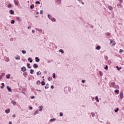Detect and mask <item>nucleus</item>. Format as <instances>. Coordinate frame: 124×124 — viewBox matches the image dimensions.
Segmentation results:
<instances>
[{
	"mask_svg": "<svg viewBox=\"0 0 124 124\" xmlns=\"http://www.w3.org/2000/svg\"><path fill=\"white\" fill-rule=\"evenodd\" d=\"M47 17L49 19V20H51V21H52V22H56V18L52 17V16L48 15Z\"/></svg>",
	"mask_w": 124,
	"mask_h": 124,
	"instance_id": "obj_1",
	"label": "nucleus"
},
{
	"mask_svg": "<svg viewBox=\"0 0 124 124\" xmlns=\"http://www.w3.org/2000/svg\"><path fill=\"white\" fill-rule=\"evenodd\" d=\"M21 71H22L23 72H25V71H27V68L25 66H23L21 68Z\"/></svg>",
	"mask_w": 124,
	"mask_h": 124,
	"instance_id": "obj_2",
	"label": "nucleus"
},
{
	"mask_svg": "<svg viewBox=\"0 0 124 124\" xmlns=\"http://www.w3.org/2000/svg\"><path fill=\"white\" fill-rule=\"evenodd\" d=\"M15 59L17 60V61H20V60H21V57H20V56L19 55H16L15 57Z\"/></svg>",
	"mask_w": 124,
	"mask_h": 124,
	"instance_id": "obj_3",
	"label": "nucleus"
},
{
	"mask_svg": "<svg viewBox=\"0 0 124 124\" xmlns=\"http://www.w3.org/2000/svg\"><path fill=\"white\" fill-rule=\"evenodd\" d=\"M120 99H123V98H124V93H120Z\"/></svg>",
	"mask_w": 124,
	"mask_h": 124,
	"instance_id": "obj_4",
	"label": "nucleus"
},
{
	"mask_svg": "<svg viewBox=\"0 0 124 124\" xmlns=\"http://www.w3.org/2000/svg\"><path fill=\"white\" fill-rule=\"evenodd\" d=\"M111 85L112 86V87L113 88H114L115 89H116V83H115V82H111Z\"/></svg>",
	"mask_w": 124,
	"mask_h": 124,
	"instance_id": "obj_5",
	"label": "nucleus"
},
{
	"mask_svg": "<svg viewBox=\"0 0 124 124\" xmlns=\"http://www.w3.org/2000/svg\"><path fill=\"white\" fill-rule=\"evenodd\" d=\"M16 20L18 22H22V18L19 16L16 17Z\"/></svg>",
	"mask_w": 124,
	"mask_h": 124,
	"instance_id": "obj_6",
	"label": "nucleus"
},
{
	"mask_svg": "<svg viewBox=\"0 0 124 124\" xmlns=\"http://www.w3.org/2000/svg\"><path fill=\"white\" fill-rule=\"evenodd\" d=\"M5 113H6V114H9V113H10V109H6L5 110Z\"/></svg>",
	"mask_w": 124,
	"mask_h": 124,
	"instance_id": "obj_7",
	"label": "nucleus"
},
{
	"mask_svg": "<svg viewBox=\"0 0 124 124\" xmlns=\"http://www.w3.org/2000/svg\"><path fill=\"white\" fill-rule=\"evenodd\" d=\"M100 49H101V46H96V47H95V50H99Z\"/></svg>",
	"mask_w": 124,
	"mask_h": 124,
	"instance_id": "obj_8",
	"label": "nucleus"
},
{
	"mask_svg": "<svg viewBox=\"0 0 124 124\" xmlns=\"http://www.w3.org/2000/svg\"><path fill=\"white\" fill-rule=\"evenodd\" d=\"M39 111L40 112H41L42 111V109H43V106H39Z\"/></svg>",
	"mask_w": 124,
	"mask_h": 124,
	"instance_id": "obj_9",
	"label": "nucleus"
},
{
	"mask_svg": "<svg viewBox=\"0 0 124 124\" xmlns=\"http://www.w3.org/2000/svg\"><path fill=\"white\" fill-rule=\"evenodd\" d=\"M14 2L16 5H18L19 4V1L17 0H14Z\"/></svg>",
	"mask_w": 124,
	"mask_h": 124,
	"instance_id": "obj_10",
	"label": "nucleus"
},
{
	"mask_svg": "<svg viewBox=\"0 0 124 124\" xmlns=\"http://www.w3.org/2000/svg\"><path fill=\"white\" fill-rule=\"evenodd\" d=\"M9 12L11 15H14V11L11 10L9 11Z\"/></svg>",
	"mask_w": 124,
	"mask_h": 124,
	"instance_id": "obj_11",
	"label": "nucleus"
},
{
	"mask_svg": "<svg viewBox=\"0 0 124 124\" xmlns=\"http://www.w3.org/2000/svg\"><path fill=\"white\" fill-rule=\"evenodd\" d=\"M7 90H8V92H11L12 91V89H11V88L9 87V86H7Z\"/></svg>",
	"mask_w": 124,
	"mask_h": 124,
	"instance_id": "obj_12",
	"label": "nucleus"
},
{
	"mask_svg": "<svg viewBox=\"0 0 124 124\" xmlns=\"http://www.w3.org/2000/svg\"><path fill=\"white\" fill-rule=\"evenodd\" d=\"M33 67L34 68L36 69V68H37L38 67V65H37V64L34 63V64H33Z\"/></svg>",
	"mask_w": 124,
	"mask_h": 124,
	"instance_id": "obj_13",
	"label": "nucleus"
},
{
	"mask_svg": "<svg viewBox=\"0 0 124 124\" xmlns=\"http://www.w3.org/2000/svg\"><path fill=\"white\" fill-rule=\"evenodd\" d=\"M95 100H96V102H99V100H98V97L97 96L95 97Z\"/></svg>",
	"mask_w": 124,
	"mask_h": 124,
	"instance_id": "obj_14",
	"label": "nucleus"
},
{
	"mask_svg": "<svg viewBox=\"0 0 124 124\" xmlns=\"http://www.w3.org/2000/svg\"><path fill=\"white\" fill-rule=\"evenodd\" d=\"M35 59L36 60V62H38L40 61V59L38 57H35Z\"/></svg>",
	"mask_w": 124,
	"mask_h": 124,
	"instance_id": "obj_15",
	"label": "nucleus"
},
{
	"mask_svg": "<svg viewBox=\"0 0 124 124\" xmlns=\"http://www.w3.org/2000/svg\"><path fill=\"white\" fill-rule=\"evenodd\" d=\"M11 103L14 106L16 105V102L15 101H12Z\"/></svg>",
	"mask_w": 124,
	"mask_h": 124,
	"instance_id": "obj_16",
	"label": "nucleus"
},
{
	"mask_svg": "<svg viewBox=\"0 0 124 124\" xmlns=\"http://www.w3.org/2000/svg\"><path fill=\"white\" fill-rule=\"evenodd\" d=\"M106 35H107V36H110L111 35V33L109 32H106Z\"/></svg>",
	"mask_w": 124,
	"mask_h": 124,
	"instance_id": "obj_17",
	"label": "nucleus"
},
{
	"mask_svg": "<svg viewBox=\"0 0 124 124\" xmlns=\"http://www.w3.org/2000/svg\"><path fill=\"white\" fill-rule=\"evenodd\" d=\"M36 31H38L39 32H42V30L41 29H36Z\"/></svg>",
	"mask_w": 124,
	"mask_h": 124,
	"instance_id": "obj_18",
	"label": "nucleus"
},
{
	"mask_svg": "<svg viewBox=\"0 0 124 124\" xmlns=\"http://www.w3.org/2000/svg\"><path fill=\"white\" fill-rule=\"evenodd\" d=\"M52 77H53V79H56V74L55 73H53Z\"/></svg>",
	"mask_w": 124,
	"mask_h": 124,
	"instance_id": "obj_19",
	"label": "nucleus"
},
{
	"mask_svg": "<svg viewBox=\"0 0 124 124\" xmlns=\"http://www.w3.org/2000/svg\"><path fill=\"white\" fill-rule=\"evenodd\" d=\"M56 121V118H52L50 119L49 122H55Z\"/></svg>",
	"mask_w": 124,
	"mask_h": 124,
	"instance_id": "obj_20",
	"label": "nucleus"
},
{
	"mask_svg": "<svg viewBox=\"0 0 124 124\" xmlns=\"http://www.w3.org/2000/svg\"><path fill=\"white\" fill-rule=\"evenodd\" d=\"M3 88H4V83H1V86H0V89H3Z\"/></svg>",
	"mask_w": 124,
	"mask_h": 124,
	"instance_id": "obj_21",
	"label": "nucleus"
},
{
	"mask_svg": "<svg viewBox=\"0 0 124 124\" xmlns=\"http://www.w3.org/2000/svg\"><path fill=\"white\" fill-rule=\"evenodd\" d=\"M30 8L31 9H33V8H34V4H31V6H30Z\"/></svg>",
	"mask_w": 124,
	"mask_h": 124,
	"instance_id": "obj_22",
	"label": "nucleus"
},
{
	"mask_svg": "<svg viewBox=\"0 0 124 124\" xmlns=\"http://www.w3.org/2000/svg\"><path fill=\"white\" fill-rule=\"evenodd\" d=\"M108 9H109V10H113V7H112V6H109L108 7Z\"/></svg>",
	"mask_w": 124,
	"mask_h": 124,
	"instance_id": "obj_23",
	"label": "nucleus"
},
{
	"mask_svg": "<svg viewBox=\"0 0 124 124\" xmlns=\"http://www.w3.org/2000/svg\"><path fill=\"white\" fill-rule=\"evenodd\" d=\"M22 54H23L24 55H25V54H26L27 53V51H26V50H22L21 51Z\"/></svg>",
	"mask_w": 124,
	"mask_h": 124,
	"instance_id": "obj_24",
	"label": "nucleus"
},
{
	"mask_svg": "<svg viewBox=\"0 0 124 124\" xmlns=\"http://www.w3.org/2000/svg\"><path fill=\"white\" fill-rule=\"evenodd\" d=\"M34 72V70H32V69H31L30 70V73L31 74H33V72Z\"/></svg>",
	"mask_w": 124,
	"mask_h": 124,
	"instance_id": "obj_25",
	"label": "nucleus"
},
{
	"mask_svg": "<svg viewBox=\"0 0 124 124\" xmlns=\"http://www.w3.org/2000/svg\"><path fill=\"white\" fill-rule=\"evenodd\" d=\"M10 76H11L10 74H9V75H6V78H7V79H10Z\"/></svg>",
	"mask_w": 124,
	"mask_h": 124,
	"instance_id": "obj_26",
	"label": "nucleus"
},
{
	"mask_svg": "<svg viewBox=\"0 0 124 124\" xmlns=\"http://www.w3.org/2000/svg\"><path fill=\"white\" fill-rule=\"evenodd\" d=\"M39 111L38 109H37L36 111H35L34 113V115H37V114H38Z\"/></svg>",
	"mask_w": 124,
	"mask_h": 124,
	"instance_id": "obj_27",
	"label": "nucleus"
},
{
	"mask_svg": "<svg viewBox=\"0 0 124 124\" xmlns=\"http://www.w3.org/2000/svg\"><path fill=\"white\" fill-rule=\"evenodd\" d=\"M92 117H93L95 116V114L93 112H91Z\"/></svg>",
	"mask_w": 124,
	"mask_h": 124,
	"instance_id": "obj_28",
	"label": "nucleus"
},
{
	"mask_svg": "<svg viewBox=\"0 0 124 124\" xmlns=\"http://www.w3.org/2000/svg\"><path fill=\"white\" fill-rule=\"evenodd\" d=\"M59 52H60V53H62V54H63V53H64L63 50H62V49H61L59 50Z\"/></svg>",
	"mask_w": 124,
	"mask_h": 124,
	"instance_id": "obj_29",
	"label": "nucleus"
},
{
	"mask_svg": "<svg viewBox=\"0 0 124 124\" xmlns=\"http://www.w3.org/2000/svg\"><path fill=\"white\" fill-rule=\"evenodd\" d=\"M116 68L117 69V70H121V69H122V67H119V66H117Z\"/></svg>",
	"mask_w": 124,
	"mask_h": 124,
	"instance_id": "obj_30",
	"label": "nucleus"
},
{
	"mask_svg": "<svg viewBox=\"0 0 124 124\" xmlns=\"http://www.w3.org/2000/svg\"><path fill=\"white\" fill-rule=\"evenodd\" d=\"M114 93H120V91L118 89H116L115 90Z\"/></svg>",
	"mask_w": 124,
	"mask_h": 124,
	"instance_id": "obj_31",
	"label": "nucleus"
},
{
	"mask_svg": "<svg viewBox=\"0 0 124 124\" xmlns=\"http://www.w3.org/2000/svg\"><path fill=\"white\" fill-rule=\"evenodd\" d=\"M28 61H29L30 62H32V60H31V57L28 58Z\"/></svg>",
	"mask_w": 124,
	"mask_h": 124,
	"instance_id": "obj_32",
	"label": "nucleus"
},
{
	"mask_svg": "<svg viewBox=\"0 0 124 124\" xmlns=\"http://www.w3.org/2000/svg\"><path fill=\"white\" fill-rule=\"evenodd\" d=\"M30 65H31V64H30L29 63H27V66L28 68H31V67L30 66Z\"/></svg>",
	"mask_w": 124,
	"mask_h": 124,
	"instance_id": "obj_33",
	"label": "nucleus"
},
{
	"mask_svg": "<svg viewBox=\"0 0 124 124\" xmlns=\"http://www.w3.org/2000/svg\"><path fill=\"white\" fill-rule=\"evenodd\" d=\"M12 5L11 4H9L8 5L7 7H8V8H11V7H12Z\"/></svg>",
	"mask_w": 124,
	"mask_h": 124,
	"instance_id": "obj_34",
	"label": "nucleus"
},
{
	"mask_svg": "<svg viewBox=\"0 0 124 124\" xmlns=\"http://www.w3.org/2000/svg\"><path fill=\"white\" fill-rule=\"evenodd\" d=\"M41 83V82H40V81H39V80H37V82H36V84L37 85H40Z\"/></svg>",
	"mask_w": 124,
	"mask_h": 124,
	"instance_id": "obj_35",
	"label": "nucleus"
},
{
	"mask_svg": "<svg viewBox=\"0 0 124 124\" xmlns=\"http://www.w3.org/2000/svg\"><path fill=\"white\" fill-rule=\"evenodd\" d=\"M119 111V108H117L116 109H114V111L115 113H117V112Z\"/></svg>",
	"mask_w": 124,
	"mask_h": 124,
	"instance_id": "obj_36",
	"label": "nucleus"
},
{
	"mask_svg": "<svg viewBox=\"0 0 124 124\" xmlns=\"http://www.w3.org/2000/svg\"><path fill=\"white\" fill-rule=\"evenodd\" d=\"M27 75H28V73L27 72H25L24 73H23V76H24V77H26Z\"/></svg>",
	"mask_w": 124,
	"mask_h": 124,
	"instance_id": "obj_37",
	"label": "nucleus"
},
{
	"mask_svg": "<svg viewBox=\"0 0 124 124\" xmlns=\"http://www.w3.org/2000/svg\"><path fill=\"white\" fill-rule=\"evenodd\" d=\"M99 74H100V76H103V73H102V72L100 71Z\"/></svg>",
	"mask_w": 124,
	"mask_h": 124,
	"instance_id": "obj_38",
	"label": "nucleus"
},
{
	"mask_svg": "<svg viewBox=\"0 0 124 124\" xmlns=\"http://www.w3.org/2000/svg\"><path fill=\"white\" fill-rule=\"evenodd\" d=\"M37 75H41V72H40V71L36 73Z\"/></svg>",
	"mask_w": 124,
	"mask_h": 124,
	"instance_id": "obj_39",
	"label": "nucleus"
},
{
	"mask_svg": "<svg viewBox=\"0 0 124 124\" xmlns=\"http://www.w3.org/2000/svg\"><path fill=\"white\" fill-rule=\"evenodd\" d=\"M11 24H15V20H12L11 22Z\"/></svg>",
	"mask_w": 124,
	"mask_h": 124,
	"instance_id": "obj_40",
	"label": "nucleus"
},
{
	"mask_svg": "<svg viewBox=\"0 0 124 124\" xmlns=\"http://www.w3.org/2000/svg\"><path fill=\"white\" fill-rule=\"evenodd\" d=\"M36 4H40V2L39 1H36L35 2Z\"/></svg>",
	"mask_w": 124,
	"mask_h": 124,
	"instance_id": "obj_41",
	"label": "nucleus"
},
{
	"mask_svg": "<svg viewBox=\"0 0 124 124\" xmlns=\"http://www.w3.org/2000/svg\"><path fill=\"white\" fill-rule=\"evenodd\" d=\"M62 116H63V114L62 113V112H60V117H62Z\"/></svg>",
	"mask_w": 124,
	"mask_h": 124,
	"instance_id": "obj_42",
	"label": "nucleus"
},
{
	"mask_svg": "<svg viewBox=\"0 0 124 124\" xmlns=\"http://www.w3.org/2000/svg\"><path fill=\"white\" fill-rule=\"evenodd\" d=\"M41 84L42 86H44V85H45V82L44 81H42Z\"/></svg>",
	"mask_w": 124,
	"mask_h": 124,
	"instance_id": "obj_43",
	"label": "nucleus"
},
{
	"mask_svg": "<svg viewBox=\"0 0 124 124\" xmlns=\"http://www.w3.org/2000/svg\"><path fill=\"white\" fill-rule=\"evenodd\" d=\"M104 68L106 69V70H107L108 69V66L106 65Z\"/></svg>",
	"mask_w": 124,
	"mask_h": 124,
	"instance_id": "obj_44",
	"label": "nucleus"
},
{
	"mask_svg": "<svg viewBox=\"0 0 124 124\" xmlns=\"http://www.w3.org/2000/svg\"><path fill=\"white\" fill-rule=\"evenodd\" d=\"M56 0L58 2H59V3H61L62 2V0Z\"/></svg>",
	"mask_w": 124,
	"mask_h": 124,
	"instance_id": "obj_45",
	"label": "nucleus"
},
{
	"mask_svg": "<svg viewBox=\"0 0 124 124\" xmlns=\"http://www.w3.org/2000/svg\"><path fill=\"white\" fill-rule=\"evenodd\" d=\"M40 14H43V10H41L40 12Z\"/></svg>",
	"mask_w": 124,
	"mask_h": 124,
	"instance_id": "obj_46",
	"label": "nucleus"
},
{
	"mask_svg": "<svg viewBox=\"0 0 124 124\" xmlns=\"http://www.w3.org/2000/svg\"><path fill=\"white\" fill-rule=\"evenodd\" d=\"M34 96H31V99H33V98H34Z\"/></svg>",
	"mask_w": 124,
	"mask_h": 124,
	"instance_id": "obj_47",
	"label": "nucleus"
},
{
	"mask_svg": "<svg viewBox=\"0 0 124 124\" xmlns=\"http://www.w3.org/2000/svg\"><path fill=\"white\" fill-rule=\"evenodd\" d=\"M4 75H5V74H4V73H2V74H1V77H3V76H4Z\"/></svg>",
	"mask_w": 124,
	"mask_h": 124,
	"instance_id": "obj_48",
	"label": "nucleus"
},
{
	"mask_svg": "<svg viewBox=\"0 0 124 124\" xmlns=\"http://www.w3.org/2000/svg\"><path fill=\"white\" fill-rule=\"evenodd\" d=\"M45 89H49V86H45Z\"/></svg>",
	"mask_w": 124,
	"mask_h": 124,
	"instance_id": "obj_49",
	"label": "nucleus"
},
{
	"mask_svg": "<svg viewBox=\"0 0 124 124\" xmlns=\"http://www.w3.org/2000/svg\"><path fill=\"white\" fill-rule=\"evenodd\" d=\"M122 52H123V49H120L119 50V53H122Z\"/></svg>",
	"mask_w": 124,
	"mask_h": 124,
	"instance_id": "obj_50",
	"label": "nucleus"
},
{
	"mask_svg": "<svg viewBox=\"0 0 124 124\" xmlns=\"http://www.w3.org/2000/svg\"><path fill=\"white\" fill-rule=\"evenodd\" d=\"M29 109L30 110H32V107H30Z\"/></svg>",
	"mask_w": 124,
	"mask_h": 124,
	"instance_id": "obj_51",
	"label": "nucleus"
},
{
	"mask_svg": "<svg viewBox=\"0 0 124 124\" xmlns=\"http://www.w3.org/2000/svg\"><path fill=\"white\" fill-rule=\"evenodd\" d=\"M81 82H82V83H85V82H86V81H85V80H82Z\"/></svg>",
	"mask_w": 124,
	"mask_h": 124,
	"instance_id": "obj_52",
	"label": "nucleus"
},
{
	"mask_svg": "<svg viewBox=\"0 0 124 124\" xmlns=\"http://www.w3.org/2000/svg\"><path fill=\"white\" fill-rule=\"evenodd\" d=\"M113 43V40H110V44H111Z\"/></svg>",
	"mask_w": 124,
	"mask_h": 124,
	"instance_id": "obj_53",
	"label": "nucleus"
},
{
	"mask_svg": "<svg viewBox=\"0 0 124 124\" xmlns=\"http://www.w3.org/2000/svg\"><path fill=\"white\" fill-rule=\"evenodd\" d=\"M91 98L92 100H94V98H93V96L91 97Z\"/></svg>",
	"mask_w": 124,
	"mask_h": 124,
	"instance_id": "obj_54",
	"label": "nucleus"
},
{
	"mask_svg": "<svg viewBox=\"0 0 124 124\" xmlns=\"http://www.w3.org/2000/svg\"><path fill=\"white\" fill-rule=\"evenodd\" d=\"M105 60H108V57L106 56V57L105 58Z\"/></svg>",
	"mask_w": 124,
	"mask_h": 124,
	"instance_id": "obj_55",
	"label": "nucleus"
},
{
	"mask_svg": "<svg viewBox=\"0 0 124 124\" xmlns=\"http://www.w3.org/2000/svg\"><path fill=\"white\" fill-rule=\"evenodd\" d=\"M78 2H82V0H78Z\"/></svg>",
	"mask_w": 124,
	"mask_h": 124,
	"instance_id": "obj_56",
	"label": "nucleus"
},
{
	"mask_svg": "<svg viewBox=\"0 0 124 124\" xmlns=\"http://www.w3.org/2000/svg\"><path fill=\"white\" fill-rule=\"evenodd\" d=\"M48 81H51V78H48Z\"/></svg>",
	"mask_w": 124,
	"mask_h": 124,
	"instance_id": "obj_57",
	"label": "nucleus"
},
{
	"mask_svg": "<svg viewBox=\"0 0 124 124\" xmlns=\"http://www.w3.org/2000/svg\"><path fill=\"white\" fill-rule=\"evenodd\" d=\"M9 124H12V122L10 121V122H9Z\"/></svg>",
	"mask_w": 124,
	"mask_h": 124,
	"instance_id": "obj_58",
	"label": "nucleus"
},
{
	"mask_svg": "<svg viewBox=\"0 0 124 124\" xmlns=\"http://www.w3.org/2000/svg\"><path fill=\"white\" fill-rule=\"evenodd\" d=\"M32 33H34L35 31L34 30H32Z\"/></svg>",
	"mask_w": 124,
	"mask_h": 124,
	"instance_id": "obj_59",
	"label": "nucleus"
},
{
	"mask_svg": "<svg viewBox=\"0 0 124 124\" xmlns=\"http://www.w3.org/2000/svg\"><path fill=\"white\" fill-rule=\"evenodd\" d=\"M51 88L52 89H54V86H53V85H51Z\"/></svg>",
	"mask_w": 124,
	"mask_h": 124,
	"instance_id": "obj_60",
	"label": "nucleus"
},
{
	"mask_svg": "<svg viewBox=\"0 0 124 124\" xmlns=\"http://www.w3.org/2000/svg\"><path fill=\"white\" fill-rule=\"evenodd\" d=\"M47 62H48V63H50V62H51V61H47Z\"/></svg>",
	"mask_w": 124,
	"mask_h": 124,
	"instance_id": "obj_61",
	"label": "nucleus"
},
{
	"mask_svg": "<svg viewBox=\"0 0 124 124\" xmlns=\"http://www.w3.org/2000/svg\"><path fill=\"white\" fill-rule=\"evenodd\" d=\"M117 6H121V4H118Z\"/></svg>",
	"mask_w": 124,
	"mask_h": 124,
	"instance_id": "obj_62",
	"label": "nucleus"
},
{
	"mask_svg": "<svg viewBox=\"0 0 124 124\" xmlns=\"http://www.w3.org/2000/svg\"><path fill=\"white\" fill-rule=\"evenodd\" d=\"M36 14H37V15H38V14H39V12H36Z\"/></svg>",
	"mask_w": 124,
	"mask_h": 124,
	"instance_id": "obj_63",
	"label": "nucleus"
},
{
	"mask_svg": "<svg viewBox=\"0 0 124 124\" xmlns=\"http://www.w3.org/2000/svg\"><path fill=\"white\" fill-rule=\"evenodd\" d=\"M112 46H115V43H113L112 44Z\"/></svg>",
	"mask_w": 124,
	"mask_h": 124,
	"instance_id": "obj_64",
	"label": "nucleus"
}]
</instances>
